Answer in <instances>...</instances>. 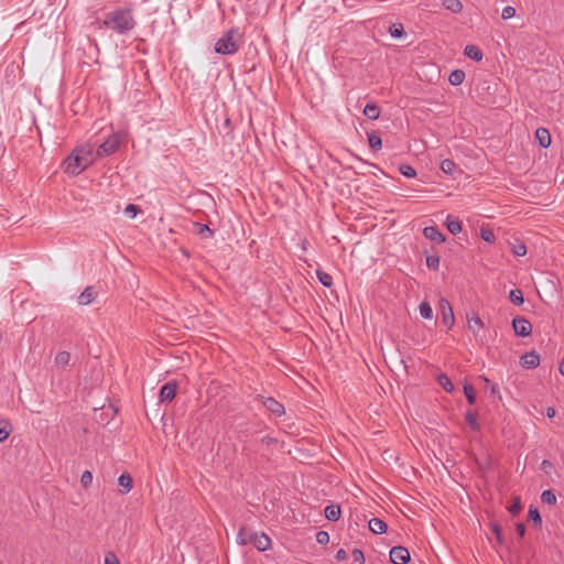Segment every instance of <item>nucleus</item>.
<instances>
[{
  "instance_id": "0eeeda50",
  "label": "nucleus",
  "mask_w": 564,
  "mask_h": 564,
  "mask_svg": "<svg viewBox=\"0 0 564 564\" xmlns=\"http://www.w3.org/2000/svg\"><path fill=\"white\" fill-rule=\"evenodd\" d=\"M389 555L392 564H408L411 560L409 550L401 545L391 547Z\"/></svg>"
},
{
  "instance_id": "79ce46f5",
  "label": "nucleus",
  "mask_w": 564,
  "mask_h": 564,
  "mask_svg": "<svg viewBox=\"0 0 564 564\" xmlns=\"http://www.w3.org/2000/svg\"><path fill=\"white\" fill-rule=\"evenodd\" d=\"M93 482V474L89 470H85L80 477V484L84 488H88Z\"/></svg>"
},
{
  "instance_id": "f03ea898",
  "label": "nucleus",
  "mask_w": 564,
  "mask_h": 564,
  "mask_svg": "<svg viewBox=\"0 0 564 564\" xmlns=\"http://www.w3.org/2000/svg\"><path fill=\"white\" fill-rule=\"evenodd\" d=\"M106 28L119 34L130 32L137 24L131 8H118L105 15Z\"/></svg>"
},
{
  "instance_id": "c756f323",
  "label": "nucleus",
  "mask_w": 564,
  "mask_h": 564,
  "mask_svg": "<svg viewBox=\"0 0 564 564\" xmlns=\"http://www.w3.org/2000/svg\"><path fill=\"white\" fill-rule=\"evenodd\" d=\"M509 300L514 305H521L524 302L523 293L520 289L511 290L509 293Z\"/></svg>"
},
{
  "instance_id": "2eb2a0df",
  "label": "nucleus",
  "mask_w": 564,
  "mask_h": 564,
  "mask_svg": "<svg viewBox=\"0 0 564 564\" xmlns=\"http://www.w3.org/2000/svg\"><path fill=\"white\" fill-rule=\"evenodd\" d=\"M325 517L329 521H338L341 516V509L339 505H329L324 510Z\"/></svg>"
},
{
  "instance_id": "680f3d73",
  "label": "nucleus",
  "mask_w": 564,
  "mask_h": 564,
  "mask_svg": "<svg viewBox=\"0 0 564 564\" xmlns=\"http://www.w3.org/2000/svg\"><path fill=\"white\" fill-rule=\"evenodd\" d=\"M558 370H560L561 375L564 376V358L562 359V361L560 364Z\"/></svg>"
},
{
  "instance_id": "dca6fc26",
  "label": "nucleus",
  "mask_w": 564,
  "mask_h": 564,
  "mask_svg": "<svg viewBox=\"0 0 564 564\" xmlns=\"http://www.w3.org/2000/svg\"><path fill=\"white\" fill-rule=\"evenodd\" d=\"M388 525L387 523L379 519V518H372L369 521V530L373 532L375 534H382L387 531Z\"/></svg>"
},
{
  "instance_id": "8fccbe9b",
  "label": "nucleus",
  "mask_w": 564,
  "mask_h": 564,
  "mask_svg": "<svg viewBox=\"0 0 564 564\" xmlns=\"http://www.w3.org/2000/svg\"><path fill=\"white\" fill-rule=\"evenodd\" d=\"M466 421L469 423L473 430H478V424L476 421V416L471 412L466 413Z\"/></svg>"
},
{
  "instance_id": "13d9d810",
  "label": "nucleus",
  "mask_w": 564,
  "mask_h": 564,
  "mask_svg": "<svg viewBox=\"0 0 564 564\" xmlns=\"http://www.w3.org/2000/svg\"><path fill=\"white\" fill-rule=\"evenodd\" d=\"M486 525L488 527L489 531L494 533V521L491 519H488Z\"/></svg>"
},
{
  "instance_id": "603ef678",
  "label": "nucleus",
  "mask_w": 564,
  "mask_h": 564,
  "mask_svg": "<svg viewBox=\"0 0 564 564\" xmlns=\"http://www.w3.org/2000/svg\"><path fill=\"white\" fill-rule=\"evenodd\" d=\"M440 308L443 312V311L452 308V305L446 299H441L440 300Z\"/></svg>"
},
{
  "instance_id": "9d476101",
  "label": "nucleus",
  "mask_w": 564,
  "mask_h": 564,
  "mask_svg": "<svg viewBox=\"0 0 564 564\" xmlns=\"http://www.w3.org/2000/svg\"><path fill=\"white\" fill-rule=\"evenodd\" d=\"M520 365L525 369H534L540 365V355L534 350L525 352L520 358Z\"/></svg>"
},
{
  "instance_id": "cd10ccee",
  "label": "nucleus",
  "mask_w": 564,
  "mask_h": 564,
  "mask_svg": "<svg viewBox=\"0 0 564 564\" xmlns=\"http://www.w3.org/2000/svg\"><path fill=\"white\" fill-rule=\"evenodd\" d=\"M468 327L473 330L475 336H478V332L484 327V323L479 316H473L468 319Z\"/></svg>"
},
{
  "instance_id": "4c0bfd02",
  "label": "nucleus",
  "mask_w": 564,
  "mask_h": 564,
  "mask_svg": "<svg viewBox=\"0 0 564 564\" xmlns=\"http://www.w3.org/2000/svg\"><path fill=\"white\" fill-rule=\"evenodd\" d=\"M522 509V503L520 497H514L512 503L508 507V511L516 516L518 514Z\"/></svg>"
},
{
  "instance_id": "423d86ee",
  "label": "nucleus",
  "mask_w": 564,
  "mask_h": 564,
  "mask_svg": "<svg viewBox=\"0 0 564 564\" xmlns=\"http://www.w3.org/2000/svg\"><path fill=\"white\" fill-rule=\"evenodd\" d=\"M512 328L514 334L520 337H527L532 333V324L522 316H517L512 319Z\"/></svg>"
},
{
  "instance_id": "7c9ffc66",
  "label": "nucleus",
  "mask_w": 564,
  "mask_h": 564,
  "mask_svg": "<svg viewBox=\"0 0 564 564\" xmlns=\"http://www.w3.org/2000/svg\"><path fill=\"white\" fill-rule=\"evenodd\" d=\"M442 323L446 325L448 328H452L454 326L455 316L453 313V308L442 312Z\"/></svg>"
},
{
  "instance_id": "bb28decb",
  "label": "nucleus",
  "mask_w": 564,
  "mask_h": 564,
  "mask_svg": "<svg viewBox=\"0 0 564 564\" xmlns=\"http://www.w3.org/2000/svg\"><path fill=\"white\" fill-rule=\"evenodd\" d=\"M316 275H317L318 281L325 288H330L333 285V276L329 273H327L323 270H316Z\"/></svg>"
},
{
  "instance_id": "aec40b11",
  "label": "nucleus",
  "mask_w": 564,
  "mask_h": 564,
  "mask_svg": "<svg viewBox=\"0 0 564 564\" xmlns=\"http://www.w3.org/2000/svg\"><path fill=\"white\" fill-rule=\"evenodd\" d=\"M364 115L371 120H376L380 117V108L373 104L369 102L364 108Z\"/></svg>"
},
{
  "instance_id": "b1692460",
  "label": "nucleus",
  "mask_w": 564,
  "mask_h": 564,
  "mask_svg": "<svg viewBox=\"0 0 564 564\" xmlns=\"http://www.w3.org/2000/svg\"><path fill=\"white\" fill-rule=\"evenodd\" d=\"M464 79H465V73L462 69H455L448 76V82L453 86H458V85L463 84Z\"/></svg>"
},
{
  "instance_id": "412c9836",
  "label": "nucleus",
  "mask_w": 564,
  "mask_h": 564,
  "mask_svg": "<svg viewBox=\"0 0 564 564\" xmlns=\"http://www.w3.org/2000/svg\"><path fill=\"white\" fill-rule=\"evenodd\" d=\"M119 487L123 488L122 492H129L132 489V477L128 473H123L118 478Z\"/></svg>"
},
{
  "instance_id": "052dcab7",
  "label": "nucleus",
  "mask_w": 564,
  "mask_h": 564,
  "mask_svg": "<svg viewBox=\"0 0 564 564\" xmlns=\"http://www.w3.org/2000/svg\"><path fill=\"white\" fill-rule=\"evenodd\" d=\"M496 540L499 542L501 541V534H500V530H499L498 525H496Z\"/></svg>"
},
{
  "instance_id": "6e6d98bb",
  "label": "nucleus",
  "mask_w": 564,
  "mask_h": 564,
  "mask_svg": "<svg viewBox=\"0 0 564 564\" xmlns=\"http://www.w3.org/2000/svg\"><path fill=\"white\" fill-rule=\"evenodd\" d=\"M480 379L486 383L488 384V390L490 391V394H494V384H490V380L488 378H485V377H480Z\"/></svg>"
},
{
  "instance_id": "58836bf2",
  "label": "nucleus",
  "mask_w": 564,
  "mask_h": 564,
  "mask_svg": "<svg viewBox=\"0 0 564 564\" xmlns=\"http://www.w3.org/2000/svg\"><path fill=\"white\" fill-rule=\"evenodd\" d=\"M426 265L429 269L436 271L440 267V257L437 254L427 256Z\"/></svg>"
},
{
  "instance_id": "a19ab883",
  "label": "nucleus",
  "mask_w": 564,
  "mask_h": 564,
  "mask_svg": "<svg viewBox=\"0 0 564 564\" xmlns=\"http://www.w3.org/2000/svg\"><path fill=\"white\" fill-rule=\"evenodd\" d=\"M480 237L487 242H492L494 241V230L489 227L482 226L480 228Z\"/></svg>"
},
{
  "instance_id": "f3484780",
  "label": "nucleus",
  "mask_w": 564,
  "mask_h": 564,
  "mask_svg": "<svg viewBox=\"0 0 564 564\" xmlns=\"http://www.w3.org/2000/svg\"><path fill=\"white\" fill-rule=\"evenodd\" d=\"M256 532H251L249 529L241 527L237 540L241 545L252 544L253 535Z\"/></svg>"
},
{
  "instance_id": "ddd939ff",
  "label": "nucleus",
  "mask_w": 564,
  "mask_h": 564,
  "mask_svg": "<svg viewBox=\"0 0 564 564\" xmlns=\"http://www.w3.org/2000/svg\"><path fill=\"white\" fill-rule=\"evenodd\" d=\"M423 234L426 239L442 243L445 241V236L435 226L425 227Z\"/></svg>"
},
{
  "instance_id": "f704fd0d",
  "label": "nucleus",
  "mask_w": 564,
  "mask_h": 564,
  "mask_svg": "<svg viewBox=\"0 0 564 564\" xmlns=\"http://www.w3.org/2000/svg\"><path fill=\"white\" fill-rule=\"evenodd\" d=\"M464 393L466 395L468 403L474 404L476 401V393H475L474 387L469 383H465L464 384Z\"/></svg>"
},
{
  "instance_id": "ea45409f",
  "label": "nucleus",
  "mask_w": 564,
  "mask_h": 564,
  "mask_svg": "<svg viewBox=\"0 0 564 564\" xmlns=\"http://www.w3.org/2000/svg\"><path fill=\"white\" fill-rule=\"evenodd\" d=\"M400 173L405 177H414L416 175V171L409 164H402L399 167Z\"/></svg>"
},
{
  "instance_id": "f257e3e1",
  "label": "nucleus",
  "mask_w": 564,
  "mask_h": 564,
  "mask_svg": "<svg viewBox=\"0 0 564 564\" xmlns=\"http://www.w3.org/2000/svg\"><path fill=\"white\" fill-rule=\"evenodd\" d=\"M97 159L94 147L89 143L76 147L64 161V170L67 174L76 176L91 165Z\"/></svg>"
},
{
  "instance_id": "a878e982",
  "label": "nucleus",
  "mask_w": 564,
  "mask_h": 564,
  "mask_svg": "<svg viewBox=\"0 0 564 564\" xmlns=\"http://www.w3.org/2000/svg\"><path fill=\"white\" fill-rule=\"evenodd\" d=\"M389 34L394 39H401L404 34V26L402 23H393L389 28Z\"/></svg>"
},
{
  "instance_id": "3c124183",
  "label": "nucleus",
  "mask_w": 564,
  "mask_h": 564,
  "mask_svg": "<svg viewBox=\"0 0 564 564\" xmlns=\"http://www.w3.org/2000/svg\"><path fill=\"white\" fill-rule=\"evenodd\" d=\"M477 464L479 465V468L484 471H489L490 468H491V463L489 460L482 463L480 462L479 459L476 460Z\"/></svg>"
},
{
  "instance_id": "49530a36",
  "label": "nucleus",
  "mask_w": 564,
  "mask_h": 564,
  "mask_svg": "<svg viewBox=\"0 0 564 564\" xmlns=\"http://www.w3.org/2000/svg\"><path fill=\"white\" fill-rule=\"evenodd\" d=\"M351 554H352V557H354L355 562H357L359 564H364L365 563V555H364V552L360 549H354Z\"/></svg>"
},
{
  "instance_id": "7ed1b4c3",
  "label": "nucleus",
  "mask_w": 564,
  "mask_h": 564,
  "mask_svg": "<svg viewBox=\"0 0 564 564\" xmlns=\"http://www.w3.org/2000/svg\"><path fill=\"white\" fill-rule=\"evenodd\" d=\"M242 35L238 28L226 31L215 43L214 50L220 55H234L242 45Z\"/></svg>"
},
{
  "instance_id": "6ab92c4d",
  "label": "nucleus",
  "mask_w": 564,
  "mask_h": 564,
  "mask_svg": "<svg viewBox=\"0 0 564 564\" xmlns=\"http://www.w3.org/2000/svg\"><path fill=\"white\" fill-rule=\"evenodd\" d=\"M367 137H368V144L371 150L379 151L382 148V140L377 132H375V131L368 132Z\"/></svg>"
},
{
  "instance_id": "c85d7f7f",
  "label": "nucleus",
  "mask_w": 564,
  "mask_h": 564,
  "mask_svg": "<svg viewBox=\"0 0 564 564\" xmlns=\"http://www.w3.org/2000/svg\"><path fill=\"white\" fill-rule=\"evenodd\" d=\"M443 6L453 13H458L463 9V4L459 0H444Z\"/></svg>"
},
{
  "instance_id": "4d7b16f0",
  "label": "nucleus",
  "mask_w": 564,
  "mask_h": 564,
  "mask_svg": "<svg viewBox=\"0 0 564 564\" xmlns=\"http://www.w3.org/2000/svg\"><path fill=\"white\" fill-rule=\"evenodd\" d=\"M546 416L552 419L555 416L556 412H555V409L553 406H549L546 409V412H545Z\"/></svg>"
},
{
  "instance_id": "5701e85b",
  "label": "nucleus",
  "mask_w": 564,
  "mask_h": 564,
  "mask_svg": "<svg viewBox=\"0 0 564 564\" xmlns=\"http://www.w3.org/2000/svg\"><path fill=\"white\" fill-rule=\"evenodd\" d=\"M446 227L451 234L457 235L462 231V221L448 216L446 219Z\"/></svg>"
},
{
  "instance_id": "4be33fe9",
  "label": "nucleus",
  "mask_w": 564,
  "mask_h": 564,
  "mask_svg": "<svg viewBox=\"0 0 564 564\" xmlns=\"http://www.w3.org/2000/svg\"><path fill=\"white\" fill-rule=\"evenodd\" d=\"M528 517L535 528L540 529L542 527V518L538 508L530 506Z\"/></svg>"
},
{
  "instance_id": "bf43d9fd",
  "label": "nucleus",
  "mask_w": 564,
  "mask_h": 564,
  "mask_svg": "<svg viewBox=\"0 0 564 564\" xmlns=\"http://www.w3.org/2000/svg\"><path fill=\"white\" fill-rule=\"evenodd\" d=\"M551 466H552L551 462H549V460H546V459H544V460L542 462V464H541V468H542V469H545V468L551 467Z\"/></svg>"
},
{
  "instance_id": "4468645a",
  "label": "nucleus",
  "mask_w": 564,
  "mask_h": 564,
  "mask_svg": "<svg viewBox=\"0 0 564 564\" xmlns=\"http://www.w3.org/2000/svg\"><path fill=\"white\" fill-rule=\"evenodd\" d=\"M535 139L541 148H549L551 145V134L547 129L539 128L535 131Z\"/></svg>"
},
{
  "instance_id": "473e14b6",
  "label": "nucleus",
  "mask_w": 564,
  "mask_h": 564,
  "mask_svg": "<svg viewBox=\"0 0 564 564\" xmlns=\"http://www.w3.org/2000/svg\"><path fill=\"white\" fill-rule=\"evenodd\" d=\"M541 500L543 503H546V505H555L556 496L553 490L546 489V490L542 491Z\"/></svg>"
},
{
  "instance_id": "1a4fd4ad",
  "label": "nucleus",
  "mask_w": 564,
  "mask_h": 564,
  "mask_svg": "<svg viewBox=\"0 0 564 564\" xmlns=\"http://www.w3.org/2000/svg\"><path fill=\"white\" fill-rule=\"evenodd\" d=\"M259 398L262 400V404L263 406L270 411L272 414L276 415V416H281L284 414L285 410H284V406L279 402L276 401L274 398H264V397H261L259 395Z\"/></svg>"
},
{
  "instance_id": "39448f33",
  "label": "nucleus",
  "mask_w": 564,
  "mask_h": 564,
  "mask_svg": "<svg viewBox=\"0 0 564 564\" xmlns=\"http://www.w3.org/2000/svg\"><path fill=\"white\" fill-rule=\"evenodd\" d=\"M120 145V137L118 134L109 135L95 151L97 158H105L113 154Z\"/></svg>"
},
{
  "instance_id": "f8f14e48",
  "label": "nucleus",
  "mask_w": 564,
  "mask_h": 564,
  "mask_svg": "<svg viewBox=\"0 0 564 564\" xmlns=\"http://www.w3.org/2000/svg\"><path fill=\"white\" fill-rule=\"evenodd\" d=\"M252 544L258 551H267L271 546V540L265 533H254Z\"/></svg>"
},
{
  "instance_id": "5fc2aeb1",
  "label": "nucleus",
  "mask_w": 564,
  "mask_h": 564,
  "mask_svg": "<svg viewBox=\"0 0 564 564\" xmlns=\"http://www.w3.org/2000/svg\"><path fill=\"white\" fill-rule=\"evenodd\" d=\"M336 558L338 561H346L348 558L347 552L344 549H340L336 553Z\"/></svg>"
},
{
  "instance_id": "de8ad7c7",
  "label": "nucleus",
  "mask_w": 564,
  "mask_h": 564,
  "mask_svg": "<svg viewBox=\"0 0 564 564\" xmlns=\"http://www.w3.org/2000/svg\"><path fill=\"white\" fill-rule=\"evenodd\" d=\"M516 15V9L513 7H506L503 10H502V13H501V18L503 20H508V19H511Z\"/></svg>"
},
{
  "instance_id": "c9c22d12",
  "label": "nucleus",
  "mask_w": 564,
  "mask_h": 564,
  "mask_svg": "<svg viewBox=\"0 0 564 564\" xmlns=\"http://www.w3.org/2000/svg\"><path fill=\"white\" fill-rule=\"evenodd\" d=\"M455 167H456V164L454 163V161H452L449 159H445L441 162V170L445 174H452L454 172Z\"/></svg>"
},
{
  "instance_id": "864d4df0",
  "label": "nucleus",
  "mask_w": 564,
  "mask_h": 564,
  "mask_svg": "<svg viewBox=\"0 0 564 564\" xmlns=\"http://www.w3.org/2000/svg\"><path fill=\"white\" fill-rule=\"evenodd\" d=\"M516 532L520 538H523L525 534V525L524 523H518L516 527Z\"/></svg>"
},
{
  "instance_id": "2f4dec72",
  "label": "nucleus",
  "mask_w": 564,
  "mask_h": 564,
  "mask_svg": "<svg viewBox=\"0 0 564 564\" xmlns=\"http://www.w3.org/2000/svg\"><path fill=\"white\" fill-rule=\"evenodd\" d=\"M437 381L440 386L447 392H452L454 390V384L452 383L451 379L442 373L438 376Z\"/></svg>"
},
{
  "instance_id": "20e7f679",
  "label": "nucleus",
  "mask_w": 564,
  "mask_h": 564,
  "mask_svg": "<svg viewBox=\"0 0 564 564\" xmlns=\"http://www.w3.org/2000/svg\"><path fill=\"white\" fill-rule=\"evenodd\" d=\"M501 251H510L516 257H523L527 253V246L516 234L503 231L498 241Z\"/></svg>"
},
{
  "instance_id": "a211bd4d",
  "label": "nucleus",
  "mask_w": 564,
  "mask_h": 564,
  "mask_svg": "<svg viewBox=\"0 0 564 564\" xmlns=\"http://www.w3.org/2000/svg\"><path fill=\"white\" fill-rule=\"evenodd\" d=\"M464 54H465L468 58H470V59H473V61H476V62H479V61H481V58H482V52H481V50H480L478 46H476V45H471V44H470V45H466V47H465V50H464Z\"/></svg>"
},
{
  "instance_id": "6e6552de",
  "label": "nucleus",
  "mask_w": 564,
  "mask_h": 564,
  "mask_svg": "<svg viewBox=\"0 0 564 564\" xmlns=\"http://www.w3.org/2000/svg\"><path fill=\"white\" fill-rule=\"evenodd\" d=\"M176 390H177L176 381H169V382L164 383L161 387L160 393H159L160 402H162V403L171 402L176 395Z\"/></svg>"
},
{
  "instance_id": "37998d69",
  "label": "nucleus",
  "mask_w": 564,
  "mask_h": 564,
  "mask_svg": "<svg viewBox=\"0 0 564 564\" xmlns=\"http://www.w3.org/2000/svg\"><path fill=\"white\" fill-rule=\"evenodd\" d=\"M316 542L321 545H326L329 542V534L326 531H318L316 533Z\"/></svg>"
},
{
  "instance_id": "393cba45",
  "label": "nucleus",
  "mask_w": 564,
  "mask_h": 564,
  "mask_svg": "<svg viewBox=\"0 0 564 564\" xmlns=\"http://www.w3.org/2000/svg\"><path fill=\"white\" fill-rule=\"evenodd\" d=\"M70 354L68 351H59L54 359L57 367L65 368L69 365Z\"/></svg>"
},
{
  "instance_id": "c03bdc74",
  "label": "nucleus",
  "mask_w": 564,
  "mask_h": 564,
  "mask_svg": "<svg viewBox=\"0 0 564 564\" xmlns=\"http://www.w3.org/2000/svg\"><path fill=\"white\" fill-rule=\"evenodd\" d=\"M124 213L131 215V217H135L139 213H141V208L135 204H129L124 208Z\"/></svg>"
},
{
  "instance_id": "e433bc0d",
  "label": "nucleus",
  "mask_w": 564,
  "mask_h": 564,
  "mask_svg": "<svg viewBox=\"0 0 564 564\" xmlns=\"http://www.w3.org/2000/svg\"><path fill=\"white\" fill-rule=\"evenodd\" d=\"M195 226L197 227V234L202 238H209L213 236V231L207 225L197 223V224H195Z\"/></svg>"
},
{
  "instance_id": "9b49d317",
  "label": "nucleus",
  "mask_w": 564,
  "mask_h": 564,
  "mask_svg": "<svg viewBox=\"0 0 564 564\" xmlns=\"http://www.w3.org/2000/svg\"><path fill=\"white\" fill-rule=\"evenodd\" d=\"M97 294H98V292H97L96 288L93 285H88L79 294L77 302L79 305H88L95 301Z\"/></svg>"
},
{
  "instance_id": "a18cd8bd",
  "label": "nucleus",
  "mask_w": 564,
  "mask_h": 564,
  "mask_svg": "<svg viewBox=\"0 0 564 564\" xmlns=\"http://www.w3.org/2000/svg\"><path fill=\"white\" fill-rule=\"evenodd\" d=\"M7 427H8V422L0 421V442L6 441L9 436V431Z\"/></svg>"
},
{
  "instance_id": "72a5a7b5",
  "label": "nucleus",
  "mask_w": 564,
  "mask_h": 564,
  "mask_svg": "<svg viewBox=\"0 0 564 564\" xmlns=\"http://www.w3.org/2000/svg\"><path fill=\"white\" fill-rule=\"evenodd\" d=\"M420 314L425 319H431L433 317V310L427 302H422L419 306Z\"/></svg>"
},
{
  "instance_id": "09e8293b",
  "label": "nucleus",
  "mask_w": 564,
  "mask_h": 564,
  "mask_svg": "<svg viewBox=\"0 0 564 564\" xmlns=\"http://www.w3.org/2000/svg\"><path fill=\"white\" fill-rule=\"evenodd\" d=\"M105 564H120L117 555L113 552H108L105 555Z\"/></svg>"
}]
</instances>
